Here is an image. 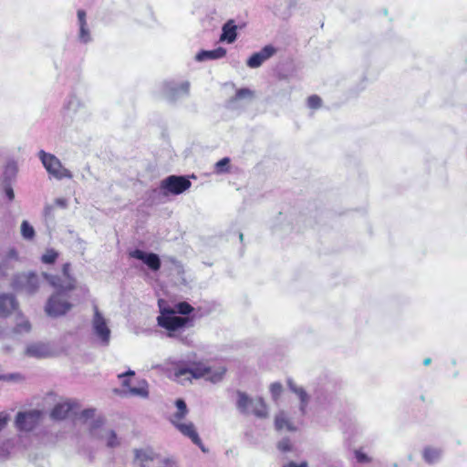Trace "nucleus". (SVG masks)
I'll list each match as a JSON object with an SVG mask.
<instances>
[{
	"label": "nucleus",
	"instance_id": "44",
	"mask_svg": "<svg viewBox=\"0 0 467 467\" xmlns=\"http://www.w3.org/2000/svg\"><path fill=\"white\" fill-rule=\"evenodd\" d=\"M78 19L79 26L87 25L86 12L82 9L78 11Z\"/></svg>",
	"mask_w": 467,
	"mask_h": 467
},
{
	"label": "nucleus",
	"instance_id": "9",
	"mask_svg": "<svg viewBox=\"0 0 467 467\" xmlns=\"http://www.w3.org/2000/svg\"><path fill=\"white\" fill-rule=\"evenodd\" d=\"M62 273L66 280L62 281L59 277H54L52 285L55 288H61L65 291H72L76 287V280L70 275V264L66 263L62 266Z\"/></svg>",
	"mask_w": 467,
	"mask_h": 467
},
{
	"label": "nucleus",
	"instance_id": "11",
	"mask_svg": "<svg viewBox=\"0 0 467 467\" xmlns=\"http://www.w3.org/2000/svg\"><path fill=\"white\" fill-rule=\"evenodd\" d=\"M94 329L96 334L99 337L103 343L108 344L110 337V330L107 326V323L101 314L96 308L94 315Z\"/></svg>",
	"mask_w": 467,
	"mask_h": 467
},
{
	"label": "nucleus",
	"instance_id": "48",
	"mask_svg": "<svg viewBox=\"0 0 467 467\" xmlns=\"http://www.w3.org/2000/svg\"><path fill=\"white\" fill-rule=\"evenodd\" d=\"M431 358H425V359H424L423 364H424L425 366H428V365L431 363Z\"/></svg>",
	"mask_w": 467,
	"mask_h": 467
},
{
	"label": "nucleus",
	"instance_id": "28",
	"mask_svg": "<svg viewBox=\"0 0 467 467\" xmlns=\"http://www.w3.org/2000/svg\"><path fill=\"white\" fill-rule=\"evenodd\" d=\"M173 309L175 310V314L178 313L183 316H187L194 310V308L185 301L176 304Z\"/></svg>",
	"mask_w": 467,
	"mask_h": 467
},
{
	"label": "nucleus",
	"instance_id": "5",
	"mask_svg": "<svg viewBox=\"0 0 467 467\" xmlns=\"http://www.w3.org/2000/svg\"><path fill=\"white\" fill-rule=\"evenodd\" d=\"M56 289L57 291L49 297L46 305V312L51 317L65 315L72 307V305L68 302L67 293L69 291L61 288Z\"/></svg>",
	"mask_w": 467,
	"mask_h": 467
},
{
	"label": "nucleus",
	"instance_id": "52",
	"mask_svg": "<svg viewBox=\"0 0 467 467\" xmlns=\"http://www.w3.org/2000/svg\"><path fill=\"white\" fill-rule=\"evenodd\" d=\"M420 400H421L422 401H424V400H425L424 396H420Z\"/></svg>",
	"mask_w": 467,
	"mask_h": 467
},
{
	"label": "nucleus",
	"instance_id": "25",
	"mask_svg": "<svg viewBox=\"0 0 467 467\" xmlns=\"http://www.w3.org/2000/svg\"><path fill=\"white\" fill-rule=\"evenodd\" d=\"M135 459L140 462L141 467H146V462H152L154 460V454L151 451L136 450Z\"/></svg>",
	"mask_w": 467,
	"mask_h": 467
},
{
	"label": "nucleus",
	"instance_id": "24",
	"mask_svg": "<svg viewBox=\"0 0 467 467\" xmlns=\"http://www.w3.org/2000/svg\"><path fill=\"white\" fill-rule=\"evenodd\" d=\"M122 385L124 387L128 388L130 393L132 395L142 396V397H146L148 395L147 385L145 382H143V386L136 388V387H132L130 385V381L129 379H125L122 381Z\"/></svg>",
	"mask_w": 467,
	"mask_h": 467
},
{
	"label": "nucleus",
	"instance_id": "19",
	"mask_svg": "<svg viewBox=\"0 0 467 467\" xmlns=\"http://www.w3.org/2000/svg\"><path fill=\"white\" fill-rule=\"evenodd\" d=\"M175 404L177 407V412H175L172 415V418L171 420V423H177L179 421H182L186 417V415L188 413V409H187L186 403L183 400H182V399L177 400Z\"/></svg>",
	"mask_w": 467,
	"mask_h": 467
},
{
	"label": "nucleus",
	"instance_id": "32",
	"mask_svg": "<svg viewBox=\"0 0 467 467\" xmlns=\"http://www.w3.org/2000/svg\"><path fill=\"white\" fill-rule=\"evenodd\" d=\"M26 379V377L22 374L16 372V373H8V374H3V380L7 382H20Z\"/></svg>",
	"mask_w": 467,
	"mask_h": 467
},
{
	"label": "nucleus",
	"instance_id": "38",
	"mask_svg": "<svg viewBox=\"0 0 467 467\" xmlns=\"http://www.w3.org/2000/svg\"><path fill=\"white\" fill-rule=\"evenodd\" d=\"M355 456L357 461L360 463H367L370 462V458L361 450L355 451Z\"/></svg>",
	"mask_w": 467,
	"mask_h": 467
},
{
	"label": "nucleus",
	"instance_id": "31",
	"mask_svg": "<svg viewBox=\"0 0 467 467\" xmlns=\"http://www.w3.org/2000/svg\"><path fill=\"white\" fill-rule=\"evenodd\" d=\"M54 207H58L61 209H66L67 207V200L66 198H57L54 201L53 205H47L46 207V213H50Z\"/></svg>",
	"mask_w": 467,
	"mask_h": 467
},
{
	"label": "nucleus",
	"instance_id": "50",
	"mask_svg": "<svg viewBox=\"0 0 467 467\" xmlns=\"http://www.w3.org/2000/svg\"><path fill=\"white\" fill-rule=\"evenodd\" d=\"M30 233H31V238H32L34 236V230L32 227H31Z\"/></svg>",
	"mask_w": 467,
	"mask_h": 467
},
{
	"label": "nucleus",
	"instance_id": "15",
	"mask_svg": "<svg viewBox=\"0 0 467 467\" xmlns=\"http://www.w3.org/2000/svg\"><path fill=\"white\" fill-rule=\"evenodd\" d=\"M16 307V300L12 295H0V317H7Z\"/></svg>",
	"mask_w": 467,
	"mask_h": 467
},
{
	"label": "nucleus",
	"instance_id": "30",
	"mask_svg": "<svg viewBox=\"0 0 467 467\" xmlns=\"http://www.w3.org/2000/svg\"><path fill=\"white\" fill-rule=\"evenodd\" d=\"M253 97H254V92L251 89L246 88H243L238 89L235 92V95L233 98V100L234 101H238V100H242V99H251Z\"/></svg>",
	"mask_w": 467,
	"mask_h": 467
},
{
	"label": "nucleus",
	"instance_id": "43",
	"mask_svg": "<svg viewBox=\"0 0 467 467\" xmlns=\"http://www.w3.org/2000/svg\"><path fill=\"white\" fill-rule=\"evenodd\" d=\"M119 442H118V439H117V435L114 431H110L109 432V440H108V446L109 447H114L116 445H118Z\"/></svg>",
	"mask_w": 467,
	"mask_h": 467
},
{
	"label": "nucleus",
	"instance_id": "41",
	"mask_svg": "<svg viewBox=\"0 0 467 467\" xmlns=\"http://www.w3.org/2000/svg\"><path fill=\"white\" fill-rule=\"evenodd\" d=\"M21 233L25 239H29V222L25 220L21 225Z\"/></svg>",
	"mask_w": 467,
	"mask_h": 467
},
{
	"label": "nucleus",
	"instance_id": "26",
	"mask_svg": "<svg viewBox=\"0 0 467 467\" xmlns=\"http://www.w3.org/2000/svg\"><path fill=\"white\" fill-rule=\"evenodd\" d=\"M441 455V451L436 448L427 447L423 451V458L428 463L435 462Z\"/></svg>",
	"mask_w": 467,
	"mask_h": 467
},
{
	"label": "nucleus",
	"instance_id": "6",
	"mask_svg": "<svg viewBox=\"0 0 467 467\" xmlns=\"http://www.w3.org/2000/svg\"><path fill=\"white\" fill-rule=\"evenodd\" d=\"M191 186V181L184 176L170 175L161 182V190L164 194L179 195Z\"/></svg>",
	"mask_w": 467,
	"mask_h": 467
},
{
	"label": "nucleus",
	"instance_id": "37",
	"mask_svg": "<svg viewBox=\"0 0 467 467\" xmlns=\"http://www.w3.org/2000/svg\"><path fill=\"white\" fill-rule=\"evenodd\" d=\"M277 448L283 452L290 451L292 450L290 440L288 438L283 439L278 442Z\"/></svg>",
	"mask_w": 467,
	"mask_h": 467
},
{
	"label": "nucleus",
	"instance_id": "22",
	"mask_svg": "<svg viewBox=\"0 0 467 467\" xmlns=\"http://www.w3.org/2000/svg\"><path fill=\"white\" fill-rule=\"evenodd\" d=\"M16 164L15 161H8L4 169L2 177H3V183H9L10 181L16 177Z\"/></svg>",
	"mask_w": 467,
	"mask_h": 467
},
{
	"label": "nucleus",
	"instance_id": "20",
	"mask_svg": "<svg viewBox=\"0 0 467 467\" xmlns=\"http://www.w3.org/2000/svg\"><path fill=\"white\" fill-rule=\"evenodd\" d=\"M29 285V274L16 275L12 281V287L15 290L26 289Z\"/></svg>",
	"mask_w": 467,
	"mask_h": 467
},
{
	"label": "nucleus",
	"instance_id": "21",
	"mask_svg": "<svg viewBox=\"0 0 467 467\" xmlns=\"http://www.w3.org/2000/svg\"><path fill=\"white\" fill-rule=\"evenodd\" d=\"M51 355L49 347L46 344L36 343L31 345V356L36 358H47Z\"/></svg>",
	"mask_w": 467,
	"mask_h": 467
},
{
	"label": "nucleus",
	"instance_id": "8",
	"mask_svg": "<svg viewBox=\"0 0 467 467\" xmlns=\"http://www.w3.org/2000/svg\"><path fill=\"white\" fill-rule=\"evenodd\" d=\"M276 49L267 45L264 47L259 52L254 53L247 60L246 65L251 68L259 67L265 60L274 56Z\"/></svg>",
	"mask_w": 467,
	"mask_h": 467
},
{
	"label": "nucleus",
	"instance_id": "29",
	"mask_svg": "<svg viewBox=\"0 0 467 467\" xmlns=\"http://www.w3.org/2000/svg\"><path fill=\"white\" fill-rule=\"evenodd\" d=\"M230 169V159L228 157L223 158L215 164V172L216 173H224L228 172Z\"/></svg>",
	"mask_w": 467,
	"mask_h": 467
},
{
	"label": "nucleus",
	"instance_id": "47",
	"mask_svg": "<svg viewBox=\"0 0 467 467\" xmlns=\"http://www.w3.org/2000/svg\"><path fill=\"white\" fill-rule=\"evenodd\" d=\"M134 374H135L134 371L130 370L127 373H123V374L119 375V378H123V377H126V376H134Z\"/></svg>",
	"mask_w": 467,
	"mask_h": 467
},
{
	"label": "nucleus",
	"instance_id": "2",
	"mask_svg": "<svg viewBox=\"0 0 467 467\" xmlns=\"http://www.w3.org/2000/svg\"><path fill=\"white\" fill-rule=\"evenodd\" d=\"M192 321L191 317L175 316V310L171 307L161 308L160 316L157 317L158 326L166 329L170 336L172 332L191 325Z\"/></svg>",
	"mask_w": 467,
	"mask_h": 467
},
{
	"label": "nucleus",
	"instance_id": "1",
	"mask_svg": "<svg viewBox=\"0 0 467 467\" xmlns=\"http://www.w3.org/2000/svg\"><path fill=\"white\" fill-rule=\"evenodd\" d=\"M225 372L224 367L213 368L202 360H182L174 363L173 366V379L180 383L202 378L216 383L223 379Z\"/></svg>",
	"mask_w": 467,
	"mask_h": 467
},
{
	"label": "nucleus",
	"instance_id": "36",
	"mask_svg": "<svg viewBox=\"0 0 467 467\" xmlns=\"http://www.w3.org/2000/svg\"><path fill=\"white\" fill-rule=\"evenodd\" d=\"M79 39L84 43L90 40V34L87 25L79 26Z\"/></svg>",
	"mask_w": 467,
	"mask_h": 467
},
{
	"label": "nucleus",
	"instance_id": "4",
	"mask_svg": "<svg viewBox=\"0 0 467 467\" xmlns=\"http://www.w3.org/2000/svg\"><path fill=\"white\" fill-rule=\"evenodd\" d=\"M237 408L243 413H248L251 407V413L260 419L268 417L267 405L262 398L250 399L244 392L237 391Z\"/></svg>",
	"mask_w": 467,
	"mask_h": 467
},
{
	"label": "nucleus",
	"instance_id": "3",
	"mask_svg": "<svg viewBox=\"0 0 467 467\" xmlns=\"http://www.w3.org/2000/svg\"><path fill=\"white\" fill-rule=\"evenodd\" d=\"M38 155L43 166L50 177L58 181L73 178L72 172L64 167L59 159L54 154L40 150Z\"/></svg>",
	"mask_w": 467,
	"mask_h": 467
},
{
	"label": "nucleus",
	"instance_id": "7",
	"mask_svg": "<svg viewBox=\"0 0 467 467\" xmlns=\"http://www.w3.org/2000/svg\"><path fill=\"white\" fill-rule=\"evenodd\" d=\"M130 256L142 261L152 271H159L161 263L158 254L154 253H145L140 249H135L130 253Z\"/></svg>",
	"mask_w": 467,
	"mask_h": 467
},
{
	"label": "nucleus",
	"instance_id": "12",
	"mask_svg": "<svg viewBox=\"0 0 467 467\" xmlns=\"http://www.w3.org/2000/svg\"><path fill=\"white\" fill-rule=\"evenodd\" d=\"M76 407L75 402L57 403L51 411V417L55 420H64L70 416Z\"/></svg>",
	"mask_w": 467,
	"mask_h": 467
},
{
	"label": "nucleus",
	"instance_id": "49",
	"mask_svg": "<svg viewBox=\"0 0 467 467\" xmlns=\"http://www.w3.org/2000/svg\"><path fill=\"white\" fill-rule=\"evenodd\" d=\"M26 355H29V345H27L25 348Z\"/></svg>",
	"mask_w": 467,
	"mask_h": 467
},
{
	"label": "nucleus",
	"instance_id": "34",
	"mask_svg": "<svg viewBox=\"0 0 467 467\" xmlns=\"http://www.w3.org/2000/svg\"><path fill=\"white\" fill-rule=\"evenodd\" d=\"M283 391L282 384L279 382H274L270 385V392L275 400H277Z\"/></svg>",
	"mask_w": 467,
	"mask_h": 467
},
{
	"label": "nucleus",
	"instance_id": "10",
	"mask_svg": "<svg viewBox=\"0 0 467 467\" xmlns=\"http://www.w3.org/2000/svg\"><path fill=\"white\" fill-rule=\"evenodd\" d=\"M178 431L184 436L188 437L195 445L200 447L202 451H205L203 443L201 438L198 435V432L195 429V426L192 422L182 423L179 421L177 423H172Z\"/></svg>",
	"mask_w": 467,
	"mask_h": 467
},
{
	"label": "nucleus",
	"instance_id": "40",
	"mask_svg": "<svg viewBox=\"0 0 467 467\" xmlns=\"http://www.w3.org/2000/svg\"><path fill=\"white\" fill-rule=\"evenodd\" d=\"M10 421V416L6 412H0V431H2Z\"/></svg>",
	"mask_w": 467,
	"mask_h": 467
},
{
	"label": "nucleus",
	"instance_id": "13",
	"mask_svg": "<svg viewBox=\"0 0 467 467\" xmlns=\"http://www.w3.org/2000/svg\"><path fill=\"white\" fill-rule=\"evenodd\" d=\"M14 425L20 436H27L29 432V411H18Z\"/></svg>",
	"mask_w": 467,
	"mask_h": 467
},
{
	"label": "nucleus",
	"instance_id": "27",
	"mask_svg": "<svg viewBox=\"0 0 467 467\" xmlns=\"http://www.w3.org/2000/svg\"><path fill=\"white\" fill-rule=\"evenodd\" d=\"M58 253L55 249H47L41 256V262L47 265L54 264L58 258Z\"/></svg>",
	"mask_w": 467,
	"mask_h": 467
},
{
	"label": "nucleus",
	"instance_id": "39",
	"mask_svg": "<svg viewBox=\"0 0 467 467\" xmlns=\"http://www.w3.org/2000/svg\"><path fill=\"white\" fill-rule=\"evenodd\" d=\"M3 187H4V192H5L6 199L9 202L13 201L15 198V193H14L13 188L10 186L9 183H3Z\"/></svg>",
	"mask_w": 467,
	"mask_h": 467
},
{
	"label": "nucleus",
	"instance_id": "46",
	"mask_svg": "<svg viewBox=\"0 0 467 467\" xmlns=\"http://www.w3.org/2000/svg\"><path fill=\"white\" fill-rule=\"evenodd\" d=\"M30 416H31V420H32L34 419L38 418L40 416V412L37 410H31Z\"/></svg>",
	"mask_w": 467,
	"mask_h": 467
},
{
	"label": "nucleus",
	"instance_id": "45",
	"mask_svg": "<svg viewBox=\"0 0 467 467\" xmlns=\"http://www.w3.org/2000/svg\"><path fill=\"white\" fill-rule=\"evenodd\" d=\"M283 467H308L306 462H302L301 463H296L295 462H289L288 463L285 464Z\"/></svg>",
	"mask_w": 467,
	"mask_h": 467
},
{
	"label": "nucleus",
	"instance_id": "51",
	"mask_svg": "<svg viewBox=\"0 0 467 467\" xmlns=\"http://www.w3.org/2000/svg\"><path fill=\"white\" fill-rule=\"evenodd\" d=\"M30 277H31V281H32L33 278L35 277V275L31 273Z\"/></svg>",
	"mask_w": 467,
	"mask_h": 467
},
{
	"label": "nucleus",
	"instance_id": "35",
	"mask_svg": "<svg viewBox=\"0 0 467 467\" xmlns=\"http://www.w3.org/2000/svg\"><path fill=\"white\" fill-rule=\"evenodd\" d=\"M13 332L16 335L29 332V323L27 321H24L22 323L16 324L13 329Z\"/></svg>",
	"mask_w": 467,
	"mask_h": 467
},
{
	"label": "nucleus",
	"instance_id": "18",
	"mask_svg": "<svg viewBox=\"0 0 467 467\" xmlns=\"http://www.w3.org/2000/svg\"><path fill=\"white\" fill-rule=\"evenodd\" d=\"M20 262V257L18 255L17 251L15 248L9 249L6 253L2 265H0L1 270L8 269L9 267H14L16 264Z\"/></svg>",
	"mask_w": 467,
	"mask_h": 467
},
{
	"label": "nucleus",
	"instance_id": "23",
	"mask_svg": "<svg viewBox=\"0 0 467 467\" xmlns=\"http://www.w3.org/2000/svg\"><path fill=\"white\" fill-rule=\"evenodd\" d=\"M289 386H290L291 390L293 392H295L300 399V400H301L300 410H301L302 414L304 415L306 413V405L308 402V395L303 388L296 387L292 384H289Z\"/></svg>",
	"mask_w": 467,
	"mask_h": 467
},
{
	"label": "nucleus",
	"instance_id": "16",
	"mask_svg": "<svg viewBox=\"0 0 467 467\" xmlns=\"http://www.w3.org/2000/svg\"><path fill=\"white\" fill-rule=\"evenodd\" d=\"M237 26L234 25V20H229L223 26V34L220 37L222 41L226 40L228 43H233L237 36Z\"/></svg>",
	"mask_w": 467,
	"mask_h": 467
},
{
	"label": "nucleus",
	"instance_id": "14",
	"mask_svg": "<svg viewBox=\"0 0 467 467\" xmlns=\"http://www.w3.org/2000/svg\"><path fill=\"white\" fill-rule=\"evenodd\" d=\"M275 427L277 431L286 430L287 431H296V427L290 420L285 411L278 412L275 417Z\"/></svg>",
	"mask_w": 467,
	"mask_h": 467
},
{
	"label": "nucleus",
	"instance_id": "53",
	"mask_svg": "<svg viewBox=\"0 0 467 467\" xmlns=\"http://www.w3.org/2000/svg\"><path fill=\"white\" fill-rule=\"evenodd\" d=\"M0 380H3V374H0Z\"/></svg>",
	"mask_w": 467,
	"mask_h": 467
},
{
	"label": "nucleus",
	"instance_id": "42",
	"mask_svg": "<svg viewBox=\"0 0 467 467\" xmlns=\"http://www.w3.org/2000/svg\"><path fill=\"white\" fill-rule=\"evenodd\" d=\"M94 416H95V410L94 409H87L81 412L80 418L84 419V420H88V419L93 418Z\"/></svg>",
	"mask_w": 467,
	"mask_h": 467
},
{
	"label": "nucleus",
	"instance_id": "33",
	"mask_svg": "<svg viewBox=\"0 0 467 467\" xmlns=\"http://www.w3.org/2000/svg\"><path fill=\"white\" fill-rule=\"evenodd\" d=\"M307 106L312 109H317L322 106V99L317 95H311L307 99Z\"/></svg>",
	"mask_w": 467,
	"mask_h": 467
},
{
	"label": "nucleus",
	"instance_id": "17",
	"mask_svg": "<svg viewBox=\"0 0 467 467\" xmlns=\"http://www.w3.org/2000/svg\"><path fill=\"white\" fill-rule=\"evenodd\" d=\"M226 55V50L223 47H218L213 50H202L196 55V60L203 61L207 59H218Z\"/></svg>",
	"mask_w": 467,
	"mask_h": 467
}]
</instances>
